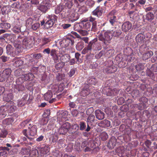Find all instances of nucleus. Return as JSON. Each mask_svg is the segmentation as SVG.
Instances as JSON below:
<instances>
[{
    "instance_id": "16",
    "label": "nucleus",
    "mask_w": 157,
    "mask_h": 157,
    "mask_svg": "<svg viewBox=\"0 0 157 157\" xmlns=\"http://www.w3.org/2000/svg\"><path fill=\"white\" fill-rule=\"evenodd\" d=\"M95 115L97 119L101 120L105 118V113L101 110L97 109L95 111Z\"/></svg>"
},
{
    "instance_id": "40",
    "label": "nucleus",
    "mask_w": 157,
    "mask_h": 157,
    "mask_svg": "<svg viewBox=\"0 0 157 157\" xmlns=\"http://www.w3.org/2000/svg\"><path fill=\"white\" fill-rule=\"evenodd\" d=\"M0 26L2 28L8 29L10 28L11 26L10 25L9 23L2 22L0 23Z\"/></svg>"
},
{
    "instance_id": "53",
    "label": "nucleus",
    "mask_w": 157,
    "mask_h": 157,
    "mask_svg": "<svg viewBox=\"0 0 157 157\" xmlns=\"http://www.w3.org/2000/svg\"><path fill=\"white\" fill-rule=\"evenodd\" d=\"M72 1H67L65 5V7L67 9H70L71 8V7L72 6Z\"/></svg>"
},
{
    "instance_id": "11",
    "label": "nucleus",
    "mask_w": 157,
    "mask_h": 157,
    "mask_svg": "<svg viewBox=\"0 0 157 157\" xmlns=\"http://www.w3.org/2000/svg\"><path fill=\"white\" fill-rule=\"evenodd\" d=\"M6 53L8 55L13 57L16 55V52L12 46L10 44H8L6 47Z\"/></svg>"
},
{
    "instance_id": "64",
    "label": "nucleus",
    "mask_w": 157,
    "mask_h": 157,
    "mask_svg": "<svg viewBox=\"0 0 157 157\" xmlns=\"http://www.w3.org/2000/svg\"><path fill=\"white\" fill-rule=\"evenodd\" d=\"M51 40L49 38H43L42 39V41L43 42V45L47 44L48 42H49Z\"/></svg>"
},
{
    "instance_id": "24",
    "label": "nucleus",
    "mask_w": 157,
    "mask_h": 157,
    "mask_svg": "<svg viewBox=\"0 0 157 157\" xmlns=\"http://www.w3.org/2000/svg\"><path fill=\"white\" fill-rule=\"evenodd\" d=\"M144 38V36L142 33L138 34L136 37V41L138 44H140L143 43Z\"/></svg>"
},
{
    "instance_id": "22",
    "label": "nucleus",
    "mask_w": 157,
    "mask_h": 157,
    "mask_svg": "<svg viewBox=\"0 0 157 157\" xmlns=\"http://www.w3.org/2000/svg\"><path fill=\"white\" fill-rule=\"evenodd\" d=\"M98 125L102 127H108L110 126V121L106 120H104L98 124Z\"/></svg>"
},
{
    "instance_id": "44",
    "label": "nucleus",
    "mask_w": 157,
    "mask_h": 157,
    "mask_svg": "<svg viewBox=\"0 0 157 157\" xmlns=\"http://www.w3.org/2000/svg\"><path fill=\"white\" fill-rule=\"evenodd\" d=\"M100 136L101 140L103 141L106 140L108 138L107 134L105 132H103L101 133Z\"/></svg>"
},
{
    "instance_id": "52",
    "label": "nucleus",
    "mask_w": 157,
    "mask_h": 157,
    "mask_svg": "<svg viewBox=\"0 0 157 157\" xmlns=\"http://www.w3.org/2000/svg\"><path fill=\"white\" fill-rule=\"evenodd\" d=\"M23 62L21 60H18L15 61L14 65L16 67H19L23 64Z\"/></svg>"
},
{
    "instance_id": "8",
    "label": "nucleus",
    "mask_w": 157,
    "mask_h": 157,
    "mask_svg": "<svg viewBox=\"0 0 157 157\" xmlns=\"http://www.w3.org/2000/svg\"><path fill=\"white\" fill-rule=\"evenodd\" d=\"M50 4L46 1L42 2L40 5L37 7L38 10L43 13H45L50 8Z\"/></svg>"
},
{
    "instance_id": "27",
    "label": "nucleus",
    "mask_w": 157,
    "mask_h": 157,
    "mask_svg": "<svg viewBox=\"0 0 157 157\" xmlns=\"http://www.w3.org/2000/svg\"><path fill=\"white\" fill-rule=\"evenodd\" d=\"M28 96L25 95L23 97L21 100L18 101L17 104L19 106L21 107L23 106L25 103L29 104V102H26Z\"/></svg>"
},
{
    "instance_id": "10",
    "label": "nucleus",
    "mask_w": 157,
    "mask_h": 157,
    "mask_svg": "<svg viewBox=\"0 0 157 157\" xmlns=\"http://www.w3.org/2000/svg\"><path fill=\"white\" fill-rule=\"evenodd\" d=\"M33 43L32 39L30 38H25L22 40V44L26 48L28 49L32 47Z\"/></svg>"
},
{
    "instance_id": "3",
    "label": "nucleus",
    "mask_w": 157,
    "mask_h": 157,
    "mask_svg": "<svg viewBox=\"0 0 157 157\" xmlns=\"http://www.w3.org/2000/svg\"><path fill=\"white\" fill-rule=\"evenodd\" d=\"M82 147L85 152L90 151L92 148H95L94 141L92 140H88L83 141L82 143Z\"/></svg>"
},
{
    "instance_id": "45",
    "label": "nucleus",
    "mask_w": 157,
    "mask_h": 157,
    "mask_svg": "<svg viewBox=\"0 0 157 157\" xmlns=\"http://www.w3.org/2000/svg\"><path fill=\"white\" fill-rule=\"evenodd\" d=\"M48 17L50 19L49 20L54 23L56 21H57L58 17L55 14H52L49 15Z\"/></svg>"
},
{
    "instance_id": "51",
    "label": "nucleus",
    "mask_w": 157,
    "mask_h": 157,
    "mask_svg": "<svg viewBox=\"0 0 157 157\" xmlns=\"http://www.w3.org/2000/svg\"><path fill=\"white\" fill-rule=\"evenodd\" d=\"M65 64L63 62H61L59 63L56 64L55 65L56 68L58 70H59L60 68H62L64 65Z\"/></svg>"
},
{
    "instance_id": "37",
    "label": "nucleus",
    "mask_w": 157,
    "mask_h": 157,
    "mask_svg": "<svg viewBox=\"0 0 157 157\" xmlns=\"http://www.w3.org/2000/svg\"><path fill=\"white\" fill-rule=\"evenodd\" d=\"M54 24L53 22H52V21L49 19L45 24L44 27L45 29H48L52 27Z\"/></svg>"
},
{
    "instance_id": "19",
    "label": "nucleus",
    "mask_w": 157,
    "mask_h": 157,
    "mask_svg": "<svg viewBox=\"0 0 157 157\" xmlns=\"http://www.w3.org/2000/svg\"><path fill=\"white\" fill-rule=\"evenodd\" d=\"M6 106L2 105L0 107V119H3L6 116Z\"/></svg>"
},
{
    "instance_id": "12",
    "label": "nucleus",
    "mask_w": 157,
    "mask_h": 157,
    "mask_svg": "<svg viewBox=\"0 0 157 157\" xmlns=\"http://www.w3.org/2000/svg\"><path fill=\"white\" fill-rule=\"evenodd\" d=\"M33 75L32 73H29L26 74L22 75L21 77H19L17 80L21 83H22L25 81H27L30 79L31 77H32Z\"/></svg>"
},
{
    "instance_id": "14",
    "label": "nucleus",
    "mask_w": 157,
    "mask_h": 157,
    "mask_svg": "<svg viewBox=\"0 0 157 157\" xmlns=\"http://www.w3.org/2000/svg\"><path fill=\"white\" fill-rule=\"evenodd\" d=\"M52 96V92L49 90L44 95V99L46 101H49L50 103H52L55 101L56 99L55 98H52L50 100Z\"/></svg>"
},
{
    "instance_id": "38",
    "label": "nucleus",
    "mask_w": 157,
    "mask_h": 157,
    "mask_svg": "<svg viewBox=\"0 0 157 157\" xmlns=\"http://www.w3.org/2000/svg\"><path fill=\"white\" fill-rule=\"evenodd\" d=\"M63 6L61 5H59L57 6L55 8V13L56 14H58L59 13L63 10Z\"/></svg>"
},
{
    "instance_id": "31",
    "label": "nucleus",
    "mask_w": 157,
    "mask_h": 157,
    "mask_svg": "<svg viewBox=\"0 0 157 157\" xmlns=\"http://www.w3.org/2000/svg\"><path fill=\"white\" fill-rule=\"evenodd\" d=\"M73 28L75 30L79 32L83 29L82 24L81 23H75L74 25Z\"/></svg>"
},
{
    "instance_id": "61",
    "label": "nucleus",
    "mask_w": 157,
    "mask_h": 157,
    "mask_svg": "<svg viewBox=\"0 0 157 157\" xmlns=\"http://www.w3.org/2000/svg\"><path fill=\"white\" fill-rule=\"evenodd\" d=\"M52 93H57L59 91L58 87L57 85L53 86L52 88V90H50Z\"/></svg>"
},
{
    "instance_id": "4",
    "label": "nucleus",
    "mask_w": 157,
    "mask_h": 157,
    "mask_svg": "<svg viewBox=\"0 0 157 157\" xmlns=\"http://www.w3.org/2000/svg\"><path fill=\"white\" fill-rule=\"evenodd\" d=\"M64 13H62L61 15H62V17L65 18L67 17L69 20L72 22H73L77 20L79 18L78 14L75 12L74 10H72L68 12L66 14L63 16V14Z\"/></svg>"
},
{
    "instance_id": "46",
    "label": "nucleus",
    "mask_w": 157,
    "mask_h": 157,
    "mask_svg": "<svg viewBox=\"0 0 157 157\" xmlns=\"http://www.w3.org/2000/svg\"><path fill=\"white\" fill-rule=\"evenodd\" d=\"M7 131L5 129L2 130L0 133V138H5L8 134Z\"/></svg>"
},
{
    "instance_id": "47",
    "label": "nucleus",
    "mask_w": 157,
    "mask_h": 157,
    "mask_svg": "<svg viewBox=\"0 0 157 157\" xmlns=\"http://www.w3.org/2000/svg\"><path fill=\"white\" fill-rule=\"evenodd\" d=\"M95 2L93 0H87L86 2V5L89 7H92L94 5Z\"/></svg>"
},
{
    "instance_id": "1",
    "label": "nucleus",
    "mask_w": 157,
    "mask_h": 157,
    "mask_svg": "<svg viewBox=\"0 0 157 157\" xmlns=\"http://www.w3.org/2000/svg\"><path fill=\"white\" fill-rule=\"evenodd\" d=\"M99 40L101 41L105 45H108L110 43L112 38L111 30H107L105 32L104 34H100L98 35Z\"/></svg>"
},
{
    "instance_id": "5",
    "label": "nucleus",
    "mask_w": 157,
    "mask_h": 157,
    "mask_svg": "<svg viewBox=\"0 0 157 157\" xmlns=\"http://www.w3.org/2000/svg\"><path fill=\"white\" fill-rule=\"evenodd\" d=\"M116 12L115 10H113L109 13L108 16L109 22L112 26L115 25L117 24L118 18L114 15Z\"/></svg>"
},
{
    "instance_id": "33",
    "label": "nucleus",
    "mask_w": 157,
    "mask_h": 157,
    "mask_svg": "<svg viewBox=\"0 0 157 157\" xmlns=\"http://www.w3.org/2000/svg\"><path fill=\"white\" fill-rule=\"evenodd\" d=\"M83 29H86L88 31L91 30L92 24L90 22H87L86 23L82 24Z\"/></svg>"
},
{
    "instance_id": "20",
    "label": "nucleus",
    "mask_w": 157,
    "mask_h": 157,
    "mask_svg": "<svg viewBox=\"0 0 157 157\" xmlns=\"http://www.w3.org/2000/svg\"><path fill=\"white\" fill-rule=\"evenodd\" d=\"M103 10L101 8L98 6L92 12V14L94 16H96L98 17L101 16L102 14Z\"/></svg>"
},
{
    "instance_id": "55",
    "label": "nucleus",
    "mask_w": 157,
    "mask_h": 157,
    "mask_svg": "<svg viewBox=\"0 0 157 157\" xmlns=\"http://www.w3.org/2000/svg\"><path fill=\"white\" fill-rule=\"evenodd\" d=\"M80 129L82 131L85 130L86 128V124L83 122H81L79 124Z\"/></svg>"
},
{
    "instance_id": "43",
    "label": "nucleus",
    "mask_w": 157,
    "mask_h": 157,
    "mask_svg": "<svg viewBox=\"0 0 157 157\" xmlns=\"http://www.w3.org/2000/svg\"><path fill=\"white\" fill-rule=\"evenodd\" d=\"M29 157H38V152L36 149L32 151L29 155Z\"/></svg>"
},
{
    "instance_id": "42",
    "label": "nucleus",
    "mask_w": 157,
    "mask_h": 157,
    "mask_svg": "<svg viewBox=\"0 0 157 157\" xmlns=\"http://www.w3.org/2000/svg\"><path fill=\"white\" fill-rule=\"evenodd\" d=\"M154 18L153 14L151 12L147 13L146 15V19L148 21H151Z\"/></svg>"
},
{
    "instance_id": "58",
    "label": "nucleus",
    "mask_w": 157,
    "mask_h": 157,
    "mask_svg": "<svg viewBox=\"0 0 157 157\" xmlns=\"http://www.w3.org/2000/svg\"><path fill=\"white\" fill-rule=\"evenodd\" d=\"M80 54L78 53H76L75 54V57L77 60L78 63H81L82 62L81 59L79 58Z\"/></svg>"
},
{
    "instance_id": "60",
    "label": "nucleus",
    "mask_w": 157,
    "mask_h": 157,
    "mask_svg": "<svg viewBox=\"0 0 157 157\" xmlns=\"http://www.w3.org/2000/svg\"><path fill=\"white\" fill-rule=\"evenodd\" d=\"M76 69L75 68H73L71 69L70 72L68 73L69 77H72L74 75Z\"/></svg>"
},
{
    "instance_id": "54",
    "label": "nucleus",
    "mask_w": 157,
    "mask_h": 157,
    "mask_svg": "<svg viewBox=\"0 0 157 157\" xmlns=\"http://www.w3.org/2000/svg\"><path fill=\"white\" fill-rule=\"evenodd\" d=\"M40 27V24L39 23H34L31 26L32 29L33 30H36Z\"/></svg>"
},
{
    "instance_id": "2",
    "label": "nucleus",
    "mask_w": 157,
    "mask_h": 157,
    "mask_svg": "<svg viewBox=\"0 0 157 157\" xmlns=\"http://www.w3.org/2000/svg\"><path fill=\"white\" fill-rule=\"evenodd\" d=\"M37 132V127L35 125H33L31 128L29 127V130L27 132V130L25 129L23 130L22 132V134L31 140L33 139L32 137L36 135Z\"/></svg>"
},
{
    "instance_id": "18",
    "label": "nucleus",
    "mask_w": 157,
    "mask_h": 157,
    "mask_svg": "<svg viewBox=\"0 0 157 157\" xmlns=\"http://www.w3.org/2000/svg\"><path fill=\"white\" fill-rule=\"evenodd\" d=\"M113 28L115 29V30L113 31V30H111L112 37H118L122 33L121 31L119 28L116 29V27H114Z\"/></svg>"
},
{
    "instance_id": "36",
    "label": "nucleus",
    "mask_w": 157,
    "mask_h": 157,
    "mask_svg": "<svg viewBox=\"0 0 157 157\" xmlns=\"http://www.w3.org/2000/svg\"><path fill=\"white\" fill-rule=\"evenodd\" d=\"M16 48L15 52H16V55L18 54L21 52L23 50V47H22L21 45L18 44H15V46Z\"/></svg>"
},
{
    "instance_id": "34",
    "label": "nucleus",
    "mask_w": 157,
    "mask_h": 157,
    "mask_svg": "<svg viewBox=\"0 0 157 157\" xmlns=\"http://www.w3.org/2000/svg\"><path fill=\"white\" fill-rule=\"evenodd\" d=\"M95 121V117L93 115H89L87 120V122L91 125H92Z\"/></svg>"
},
{
    "instance_id": "48",
    "label": "nucleus",
    "mask_w": 157,
    "mask_h": 157,
    "mask_svg": "<svg viewBox=\"0 0 157 157\" xmlns=\"http://www.w3.org/2000/svg\"><path fill=\"white\" fill-rule=\"evenodd\" d=\"M33 20L31 18H28L26 21V25L27 26L29 27L31 26L33 23Z\"/></svg>"
},
{
    "instance_id": "25",
    "label": "nucleus",
    "mask_w": 157,
    "mask_h": 157,
    "mask_svg": "<svg viewBox=\"0 0 157 157\" xmlns=\"http://www.w3.org/2000/svg\"><path fill=\"white\" fill-rule=\"evenodd\" d=\"M70 57L69 55L65 54L62 55L60 58V60L62 62L65 63L68 62L70 60Z\"/></svg>"
},
{
    "instance_id": "15",
    "label": "nucleus",
    "mask_w": 157,
    "mask_h": 157,
    "mask_svg": "<svg viewBox=\"0 0 157 157\" xmlns=\"http://www.w3.org/2000/svg\"><path fill=\"white\" fill-rule=\"evenodd\" d=\"M124 52L126 53V54L127 56V60L128 61H130L133 60L134 58L132 56L133 52L132 49L128 47L126 48L124 50Z\"/></svg>"
},
{
    "instance_id": "50",
    "label": "nucleus",
    "mask_w": 157,
    "mask_h": 157,
    "mask_svg": "<svg viewBox=\"0 0 157 157\" xmlns=\"http://www.w3.org/2000/svg\"><path fill=\"white\" fill-rule=\"evenodd\" d=\"M89 94L88 89H83L80 93V95L81 96L85 97L88 95Z\"/></svg>"
},
{
    "instance_id": "62",
    "label": "nucleus",
    "mask_w": 157,
    "mask_h": 157,
    "mask_svg": "<svg viewBox=\"0 0 157 157\" xmlns=\"http://www.w3.org/2000/svg\"><path fill=\"white\" fill-rule=\"evenodd\" d=\"M67 112L65 111L62 113H59L58 115V117L64 118L67 115Z\"/></svg>"
},
{
    "instance_id": "29",
    "label": "nucleus",
    "mask_w": 157,
    "mask_h": 157,
    "mask_svg": "<svg viewBox=\"0 0 157 157\" xmlns=\"http://www.w3.org/2000/svg\"><path fill=\"white\" fill-rule=\"evenodd\" d=\"M118 93V91H117L116 89H114L113 90L111 89H109L108 90L106 91V94L107 96H111L113 95H115L117 94Z\"/></svg>"
},
{
    "instance_id": "59",
    "label": "nucleus",
    "mask_w": 157,
    "mask_h": 157,
    "mask_svg": "<svg viewBox=\"0 0 157 157\" xmlns=\"http://www.w3.org/2000/svg\"><path fill=\"white\" fill-rule=\"evenodd\" d=\"M86 10H87L86 6H83L79 8L78 11L79 12L80 14H82L86 12Z\"/></svg>"
},
{
    "instance_id": "6",
    "label": "nucleus",
    "mask_w": 157,
    "mask_h": 157,
    "mask_svg": "<svg viewBox=\"0 0 157 157\" xmlns=\"http://www.w3.org/2000/svg\"><path fill=\"white\" fill-rule=\"evenodd\" d=\"M11 72L10 69L8 68L5 69L2 71L0 72V82L5 81L9 77Z\"/></svg>"
},
{
    "instance_id": "28",
    "label": "nucleus",
    "mask_w": 157,
    "mask_h": 157,
    "mask_svg": "<svg viewBox=\"0 0 157 157\" xmlns=\"http://www.w3.org/2000/svg\"><path fill=\"white\" fill-rule=\"evenodd\" d=\"M13 96L12 93H6L3 97V100L7 102L10 101L13 98Z\"/></svg>"
},
{
    "instance_id": "63",
    "label": "nucleus",
    "mask_w": 157,
    "mask_h": 157,
    "mask_svg": "<svg viewBox=\"0 0 157 157\" xmlns=\"http://www.w3.org/2000/svg\"><path fill=\"white\" fill-rule=\"evenodd\" d=\"M91 51L89 49V48L86 46L85 48L82 51V53L83 54H85L87 53H90Z\"/></svg>"
},
{
    "instance_id": "7",
    "label": "nucleus",
    "mask_w": 157,
    "mask_h": 157,
    "mask_svg": "<svg viewBox=\"0 0 157 157\" xmlns=\"http://www.w3.org/2000/svg\"><path fill=\"white\" fill-rule=\"evenodd\" d=\"M98 39L95 38L91 40L88 43L87 46L89 49L91 51H94L98 49L99 44L98 43Z\"/></svg>"
},
{
    "instance_id": "57",
    "label": "nucleus",
    "mask_w": 157,
    "mask_h": 157,
    "mask_svg": "<svg viewBox=\"0 0 157 157\" xmlns=\"http://www.w3.org/2000/svg\"><path fill=\"white\" fill-rule=\"evenodd\" d=\"M87 82L88 84L95 85L96 83V81L95 78H92L88 80Z\"/></svg>"
},
{
    "instance_id": "49",
    "label": "nucleus",
    "mask_w": 157,
    "mask_h": 157,
    "mask_svg": "<svg viewBox=\"0 0 157 157\" xmlns=\"http://www.w3.org/2000/svg\"><path fill=\"white\" fill-rule=\"evenodd\" d=\"M83 44L82 42H78L76 46V49L78 51H81L83 48Z\"/></svg>"
},
{
    "instance_id": "39",
    "label": "nucleus",
    "mask_w": 157,
    "mask_h": 157,
    "mask_svg": "<svg viewBox=\"0 0 157 157\" xmlns=\"http://www.w3.org/2000/svg\"><path fill=\"white\" fill-rule=\"evenodd\" d=\"M131 130L130 128H127L124 131V135L125 136H127V138L129 140L131 138Z\"/></svg>"
},
{
    "instance_id": "26",
    "label": "nucleus",
    "mask_w": 157,
    "mask_h": 157,
    "mask_svg": "<svg viewBox=\"0 0 157 157\" xmlns=\"http://www.w3.org/2000/svg\"><path fill=\"white\" fill-rule=\"evenodd\" d=\"M50 53V55L52 56L53 59L55 62L58 60L59 58L57 55V51L56 49H52Z\"/></svg>"
},
{
    "instance_id": "32",
    "label": "nucleus",
    "mask_w": 157,
    "mask_h": 157,
    "mask_svg": "<svg viewBox=\"0 0 157 157\" xmlns=\"http://www.w3.org/2000/svg\"><path fill=\"white\" fill-rule=\"evenodd\" d=\"M25 59L28 60L29 66H31L34 64V60L30 55H27L26 56Z\"/></svg>"
},
{
    "instance_id": "23",
    "label": "nucleus",
    "mask_w": 157,
    "mask_h": 157,
    "mask_svg": "<svg viewBox=\"0 0 157 157\" xmlns=\"http://www.w3.org/2000/svg\"><path fill=\"white\" fill-rule=\"evenodd\" d=\"M62 42L64 43L65 47H67L70 44L71 45L73 44L74 41L71 40L68 37H67L66 39H64L62 41H61L60 42V44L61 45L62 44Z\"/></svg>"
},
{
    "instance_id": "30",
    "label": "nucleus",
    "mask_w": 157,
    "mask_h": 157,
    "mask_svg": "<svg viewBox=\"0 0 157 157\" xmlns=\"http://www.w3.org/2000/svg\"><path fill=\"white\" fill-rule=\"evenodd\" d=\"M153 55V52L151 51L144 53L143 55L142 59L144 60H146L150 58Z\"/></svg>"
},
{
    "instance_id": "35",
    "label": "nucleus",
    "mask_w": 157,
    "mask_h": 157,
    "mask_svg": "<svg viewBox=\"0 0 157 157\" xmlns=\"http://www.w3.org/2000/svg\"><path fill=\"white\" fill-rule=\"evenodd\" d=\"M49 147L47 146H45L43 148H41L40 150V152L43 154H46L49 151Z\"/></svg>"
},
{
    "instance_id": "56",
    "label": "nucleus",
    "mask_w": 157,
    "mask_h": 157,
    "mask_svg": "<svg viewBox=\"0 0 157 157\" xmlns=\"http://www.w3.org/2000/svg\"><path fill=\"white\" fill-rule=\"evenodd\" d=\"M135 67L137 71H140L144 69V66L141 63H139L138 65H136Z\"/></svg>"
},
{
    "instance_id": "21",
    "label": "nucleus",
    "mask_w": 157,
    "mask_h": 157,
    "mask_svg": "<svg viewBox=\"0 0 157 157\" xmlns=\"http://www.w3.org/2000/svg\"><path fill=\"white\" fill-rule=\"evenodd\" d=\"M117 70V68L115 66L112 65L105 68L103 71L104 72L108 73H113L116 71Z\"/></svg>"
},
{
    "instance_id": "17",
    "label": "nucleus",
    "mask_w": 157,
    "mask_h": 157,
    "mask_svg": "<svg viewBox=\"0 0 157 157\" xmlns=\"http://www.w3.org/2000/svg\"><path fill=\"white\" fill-rule=\"evenodd\" d=\"M116 140L114 136L112 137L107 144V147L109 149L114 148L116 144Z\"/></svg>"
},
{
    "instance_id": "41",
    "label": "nucleus",
    "mask_w": 157,
    "mask_h": 157,
    "mask_svg": "<svg viewBox=\"0 0 157 157\" xmlns=\"http://www.w3.org/2000/svg\"><path fill=\"white\" fill-rule=\"evenodd\" d=\"M31 121L30 119H27L25 121H23L21 122L20 124V125L22 127H25L26 126H28V125L30 126L31 124H29V122Z\"/></svg>"
},
{
    "instance_id": "9",
    "label": "nucleus",
    "mask_w": 157,
    "mask_h": 157,
    "mask_svg": "<svg viewBox=\"0 0 157 157\" xmlns=\"http://www.w3.org/2000/svg\"><path fill=\"white\" fill-rule=\"evenodd\" d=\"M71 124L68 122H66L63 124L59 128V133L60 134L64 135L68 131Z\"/></svg>"
},
{
    "instance_id": "13",
    "label": "nucleus",
    "mask_w": 157,
    "mask_h": 157,
    "mask_svg": "<svg viewBox=\"0 0 157 157\" xmlns=\"http://www.w3.org/2000/svg\"><path fill=\"white\" fill-rule=\"evenodd\" d=\"M132 26V24L130 22H125L122 25V30L124 32H127L131 29Z\"/></svg>"
}]
</instances>
